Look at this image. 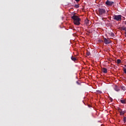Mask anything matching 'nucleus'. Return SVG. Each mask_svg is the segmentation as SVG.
Segmentation results:
<instances>
[{"mask_svg":"<svg viewBox=\"0 0 126 126\" xmlns=\"http://www.w3.org/2000/svg\"><path fill=\"white\" fill-rule=\"evenodd\" d=\"M124 22L125 24H126V21H124Z\"/></svg>","mask_w":126,"mask_h":126,"instance_id":"a878e982","label":"nucleus"},{"mask_svg":"<svg viewBox=\"0 0 126 126\" xmlns=\"http://www.w3.org/2000/svg\"><path fill=\"white\" fill-rule=\"evenodd\" d=\"M74 7H75V8H78L79 7V5L78 4H75L74 5Z\"/></svg>","mask_w":126,"mask_h":126,"instance_id":"a211bd4d","label":"nucleus"},{"mask_svg":"<svg viewBox=\"0 0 126 126\" xmlns=\"http://www.w3.org/2000/svg\"><path fill=\"white\" fill-rule=\"evenodd\" d=\"M126 111H123L120 112V116L124 115V114H126Z\"/></svg>","mask_w":126,"mask_h":126,"instance_id":"9b49d317","label":"nucleus"},{"mask_svg":"<svg viewBox=\"0 0 126 126\" xmlns=\"http://www.w3.org/2000/svg\"><path fill=\"white\" fill-rule=\"evenodd\" d=\"M121 89H122V90H123V91H126V87L125 86H122Z\"/></svg>","mask_w":126,"mask_h":126,"instance_id":"4468645a","label":"nucleus"},{"mask_svg":"<svg viewBox=\"0 0 126 126\" xmlns=\"http://www.w3.org/2000/svg\"><path fill=\"white\" fill-rule=\"evenodd\" d=\"M75 0V1L78 2V1H79V0Z\"/></svg>","mask_w":126,"mask_h":126,"instance_id":"393cba45","label":"nucleus"},{"mask_svg":"<svg viewBox=\"0 0 126 126\" xmlns=\"http://www.w3.org/2000/svg\"><path fill=\"white\" fill-rule=\"evenodd\" d=\"M87 56H89L90 55H91V54L90 53V52H87L86 53Z\"/></svg>","mask_w":126,"mask_h":126,"instance_id":"aec40b11","label":"nucleus"},{"mask_svg":"<svg viewBox=\"0 0 126 126\" xmlns=\"http://www.w3.org/2000/svg\"><path fill=\"white\" fill-rule=\"evenodd\" d=\"M76 83L78 84V85H80V83H79V82L76 81Z\"/></svg>","mask_w":126,"mask_h":126,"instance_id":"4be33fe9","label":"nucleus"},{"mask_svg":"<svg viewBox=\"0 0 126 126\" xmlns=\"http://www.w3.org/2000/svg\"><path fill=\"white\" fill-rule=\"evenodd\" d=\"M97 93H99V94H101L102 92L101 91H97Z\"/></svg>","mask_w":126,"mask_h":126,"instance_id":"412c9836","label":"nucleus"},{"mask_svg":"<svg viewBox=\"0 0 126 126\" xmlns=\"http://www.w3.org/2000/svg\"><path fill=\"white\" fill-rule=\"evenodd\" d=\"M120 102H121V103H122V104H126V99H121V100H120Z\"/></svg>","mask_w":126,"mask_h":126,"instance_id":"6e6552de","label":"nucleus"},{"mask_svg":"<svg viewBox=\"0 0 126 126\" xmlns=\"http://www.w3.org/2000/svg\"><path fill=\"white\" fill-rule=\"evenodd\" d=\"M110 102H113V98H110Z\"/></svg>","mask_w":126,"mask_h":126,"instance_id":"5701e85b","label":"nucleus"},{"mask_svg":"<svg viewBox=\"0 0 126 126\" xmlns=\"http://www.w3.org/2000/svg\"><path fill=\"white\" fill-rule=\"evenodd\" d=\"M115 91H120V89H119V87L116 86L114 88Z\"/></svg>","mask_w":126,"mask_h":126,"instance_id":"1a4fd4ad","label":"nucleus"},{"mask_svg":"<svg viewBox=\"0 0 126 126\" xmlns=\"http://www.w3.org/2000/svg\"><path fill=\"white\" fill-rule=\"evenodd\" d=\"M72 19L74 20V24L75 25H80V21L81 20L78 16L74 15L71 17Z\"/></svg>","mask_w":126,"mask_h":126,"instance_id":"f257e3e1","label":"nucleus"},{"mask_svg":"<svg viewBox=\"0 0 126 126\" xmlns=\"http://www.w3.org/2000/svg\"><path fill=\"white\" fill-rule=\"evenodd\" d=\"M102 71L104 73H107L108 72L107 68H102Z\"/></svg>","mask_w":126,"mask_h":126,"instance_id":"423d86ee","label":"nucleus"},{"mask_svg":"<svg viewBox=\"0 0 126 126\" xmlns=\"http://www.w3.org/2000/svg\"><path fill=\"white\" fill-rule=\"evenodd\" d=\"M123 121H124V124H126V117H124Z\"/></svg>","mask_w":126,"mask_h":126,"instance_id":"f3484780","label":"nucleus"},{"mask_svg":"<svg viewBox=\"0 0 126 126\" xmlns=\"http://www.w3.org/2000/svg\"><path fill=\"white\" fill-rule=\"evenodd\" d=\"M114 1H110L109 0H107L105 2V4H106V5H108V6H112V5L114 4Z\"/></svg>","mask_w":126,"mask_h":126,"instance_id":"7ed1b4c3","label":"nucleus"},{"mask_svg":"<svg viewBox=\"0 0 126 126\" xmlns=\"http://www.w3.org/2000/svg\"><path fill=\"white\" fill-rule=\"evenodd\" d=\"M98 12L99 13L100 15H102V14H104V13H106V10L104 9L99 8Z\"/></svg>","mask_w":126,"mask_h":126,"instance_id":"20e7f679","label":"nucleus"},{"mask_svg":"<svg viewBox=\"0 0 126 126\" xmlns=\"http://www.w3.org/2000/svg\"><path fill=\"white\" fill-rule=\"evenodd\" d=\"M104 42L106 45H108V44H110V41L108 40L107 38H104Z\"/></svg>","mask_w":126,"mask_h":126,"instance_id":"39448f33","label":"nucleus"},{"mask_svg":"<svg viewBox=\"0 0 126 126\" xmlns=\"http://www.w3.org/2000/svg\"><path fill=\"white\" fill-rule=\"evenodd\" d=\"M125 37H126V30L125 31Z\"/></svg>","mask_w":126,"mask_h":126,"instance_id":"b1692460","label":"nucleus"},{"mask_svg":"<svg viewBox=\"0 0 126 126\" xmlns=\"http://www.w3.org/2000/svg\"><path fill=\"white\" fill-rule=\"evenodd\" d=\"M71 60H72V61H73V62H75V61H76V58L72 56L71 57Z\"/></svg>","mask_w":126,"mask_h":126,"instance_id":"9d476101","label":"nucleus"},{"mask_svg":"<svg viewBox=\"0 0 126 126\" xmlns=\"http://www.w3.org/2000/svg\"><path fill=\"white\" fill-rule=\"evenodd\" d=\"M122 63V61H121V60H120V59H118L117 60V63L120 64V63Z\"/></svg>","mask_w":126,"mask_h":126,"instance_id":"2eb2a0df","label":"nucleus"},{"mask_svg":"<svg viewBox=\"0 0 126 126\" xmlns=\"http://www.w3.org/2000/svg\"><path fill=\"white\" fill-rule=\"evenodd\" d=\"M113 19L114 20H116V21H120L122 20V15H115L113 17Z\"/></svg>","mask_w":126,"mask_h":126,"instance_id":"f03ea898","label":"nucleus"},{"mask_svg":"<svg viewBox=\"0 0 126 126\" xmlns=\"http://www.w3.org/2000/svg\"><path fill=\"white\" fill-rule=\"evenodd\" d=\"M109 35H110V36H111V37H115V33H114V32L109 33Z\"/></svg>","mask_w":126,"mask_h":126,"instance_id":"f8f14e48","label":"nucleus"},{"mask_svg":"<svg viewBox=\"0 0 126 126\" xmlns=\"http://www.w3.org/2000/svg\"><path fill=\"white\" fill-rule=\"evenodd\" d=\"M124 68V71L125 73L126 74V65H125V67L123 68Z\"/></svg>","mask_w":126,"mask_h":126,"instance_id":"6ab92c4d","label":"nucleus"},{"mask_svg":"<svg viewBox=\"0 0 126 126\" xmlns=\"http://www.w3.org/2000/svg\"><path fill=\"white\" fill-rule=\"evenodd\" d=\"M117 110H118L119 113H120V114L121 113V112L123 111V109L120 108V107H118V108H117Z\"/></svg>","mask_w":126,"mask_h":126,"instance_id":"ddd939ff","label":"nucleus"},{"mask_svg":"<svg viewBox=\"0 0 126 126\" xmlns=\"http://www.w3.org/2000/svg\"><path fill=\"white\" fill-rule=\"evenodd\" d=\"M85 22L87 25H89L90 24V21L88 20V19L86 20L85 21Z\"/></svg>","mask_w":126,"mask_h":126,"instance_id":"0eeeda50","label":"nucleus"},{"mask_svg":"<svg viewBox=\"0 0 126 126\" xmlns=\"http://www.w3.org/2000/svg\"><path fill=\"white\" fill-rule=\"evenodd\" d=\"M121 29H122V30H123V31H126V28L125 27H122L121 28Z\"/></svg>","mask_w":126,"mask_h":126,"instance_id":"dca6fc26","label":"nucleus"}]
</instances>
